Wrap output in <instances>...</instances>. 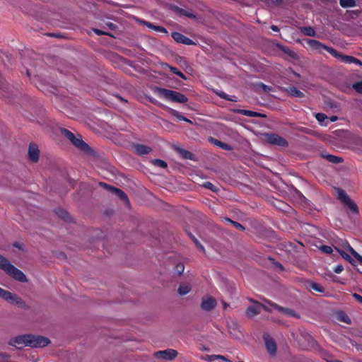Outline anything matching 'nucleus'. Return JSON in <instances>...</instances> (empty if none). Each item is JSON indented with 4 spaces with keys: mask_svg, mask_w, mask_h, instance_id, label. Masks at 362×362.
I'll return each instance as SVG.
<instances>
[{
    "mask_svg": "<svg viewBox=\"0 0 362 362\" xmlns=\"http://www.w3.org/2000/svg\"><path fill=\"white\" fill-rule=\"evenodd\" d=\"M315 118L320 123H322L327 117L323 113H317L315 115Z\"/></svg>",
    "mask_w": 362,
    "mask_h": 362,
    "instance_id": "obj_40",
    "label": "nucleus"
},
{
    "mask_svg": "<svg viewBox=\"0 0 362 362\" xmlns=\"http://www.w3.org/2000/svg\"><path fill=\"white\" fill-rule=\"evenodd\" d=\"M180 153L182 156L183 158L187 159H192V153L186 150H182L180 151Z\"/></svg>",
    "mask_w": 362,
    "mask_h": 362,
    "instance_id": "obj_39",
    "label": "nucleus"
},
{
    "mask_svg": "<svg viewBox=\"0 0 362 362\" xmlns=\"http://www.w3.org/2000/svg\"><path fill=\"white\" fill-rule=\"evenodd\" d=\"M344 248L349 252L362 265V256L360 255L358 252H356L353 247L347 243L346 242L344 244Z\"/></svg>",
    "mask_w": 362,
    "mask_h": 362,
    "instance_id": "obj_20",
    "label": "nucleus"
},
{
    "mask_svg": "<svg viewBox=\"0 0 362 362\" xmlns=\"http://www.w3.org/2000/svg\"><path fill=\"white\" fill-rule=\"evenodd\" d=\"M173 115L175 116L179 120L191 122V121L189 119L186 118L185 116L180 115L177 111L173 110Z\"/></svg>",
    "mask_w": 362,
    "mask_h": 362,
    "instance_id": "obj_35",
    "label": "nucleus"
},
{
    "mask_svg": "<svg viewBox=\"0 0 362 362\" xmlns=\"http://www.w3.org/2000/svg\"><path fill=\"white\" fill-rule=\"evenodd\" d=\"M62 133L64 134V136H66L71 142L73 141V139H75V135L71 132L69 130L66 129H62Z\"/></svg>",
    "mask_w": 362,
    "mask_h": 362,
    "instance_id": "obj_32",
    "label": "nucleus"
},
{
    "mask_svg": "<svg viewBox=\"0 0 362 362\" xmlns=\"http://www.w3.org/2000/svg\"><path fill=\"white\" fill-rule=\"evenodd\" d=\"M93 31H94L95 33H96L98 35H107V34L106 32L100 30L99 29H93Z\"/></svg>",
    "mask_w": 362,
    "mask_h": 362,
    "instance_id": "obj_50",
    "label": "nucleus"
},
{
    "mask_svg": "<svg viewBox=\"0 0 362 362\" xmlns=\"http://www.w3.org/2000/svg\"><path fill=\"white\" fill-rule=\"evenodd\" d=\"M300 31L305 36L308 37H315L316 36V33L315 30L311 26H305L300 27Z\"/></svg>",
    "mask_w": 362,
    "mask_h": 362,
    "instance_id": "obj_21",
    "label": "nucleus"
},
{
    "mask_svg": "<svg viewBox=\"0 0 362 362\" xmlns=\"http://www.w3.org/2000/svg\"><path fill=\"white\" fill-rule=\"evenodd\" d=\"M140 23L144 24V25H145L148 28L152 29V30H155L156 32L162 33H164V34H167L168 33L167 30L164 27L159 26V25H153L151 23H149V22H147V21H140Z\"/></svg>",
    "mask_w": 362,
    "mask_h": 362,
    "instance_id": "obj_18",
    "label": "nucleus"
},
{
    "mask_svg": "<svg viewBox=\"0 0 362 362\" xmlns=\"http://www.w3.org/2000/svg\"><path fill=\"white\" fill-rule=\"evenodd\" d=\"M189 236L190 238H192V240H193V242L196 244V245L198 247V248L202 251V252H204V246L200 244V243L198 241V240L194 236L192 235V234H189Z\"/></svg>",
    "mask_w": 362,
    "mask_h": 362,
    "instance_id": "obj_36",
    "label": "nucleus"
},
{
    "mask_svg": "<svg viewBox=\"0 0 362 362\" xmlns=\"http://www.w3.org/2000/svg\"><path fill=\"white\" fill-rule=\"evenodd\" d=\"M224 220H225L226 222L232 224L237 229H239L240 230H245V227L243 225H241L240 223H239L238 222L232 221L229 218H224Z\"/></svg>",
    "mask_w": 362,
    "mask_h": 362,
    "instance_id": "obj_30",
    "label": "nucleus"
},
{
    "mask_svg": "<svg viewBox=\"0 0 362 362\" xmlns=\"http://www.w3.org/2000/svg\"><path fill=\"white\" fill-rule=\"evenodd\" d=\"M258 86L261 88L264 92H269L272 90L270 86H268L262 83H259Z\"/></svg>",
    "mask_w": 362,
    "mask_h": 362,
    "instance_id": "obj_43",
    "label": "nucleus"
},
{
    "mask_svg": "<svg viewBox=\"0 0 362 362\" xmlns=\"http://www.w3.org/2000/svg\"><path fill=\"white\" fill-rule=\"evenodd\" d=\"M28 341V346L33 348L45 347L50 343L49 339L47 337L33 334H29Z\"/></svg>",
    "mask_w": 362,
    "mask_h": 362,
    "instance_id": "obj_6",
    "label": "nucleus"
},
{
    "mask_svg": "<svg viewBox=\"0 0 362 362\" xmlns=\"http://www.w3.org/2000/svg\"><path fill=\"white\" fill-rule=\"evenodd\" d=\"M271 28H272V30L276 31V32L279 30L278 26L274 25H272Z\"/></svg>",
    "mask_w": 362,
    "mask_h": 362,
    "instance_id": "obj_55",
    "label": "nucleus"
},
{
    "mask_svg": "<svg viewBox=\"0 0 362 362\" xmlns=\"http://www.w3.org/2000/svg\"><path fill=\"white\" fill-rule=\"evenodd\" d=\"M344 248L349 252L362 265V256L360 255L358 252H356L353 247L347 243L346 242L344 244Z\"/></svg>",
    "mask_w": 362,
    "mask_h": 362,
    "instance_id": "obj_19",
    "label": "nucleus"
},
{
    "mask_svg": "<svg viewBox=\"0 0 362 362\" xmlns=\"http://www.w3.org/2000/svg\"><path fill=\"white\" fill-rule=\"evenodd\" d=\"M211 141L216 146L220 147L222 149H224V150H231L232 149V147L229 145V144H227L226 143H223L216 139H211Z\"/></svg>",
    "mask_w": 362,
    "mask_h": 362,
    "instance_id": "obj_24",
    "label": "nucleus"
},
{
    "mask_svg": "<svg viewBox=\"0 0 362 362\" xmlns=\"http://www.w3.org/2000/svg\"><path fill=\"white\" fill-rule=\"evenodd\" d=\"M289 93L291 95L296 97V98H303L304 94L303 92H301L300 90H298L296 87H291L289 88Z\"/></svg>",
    "mask_w": 362,
    "mask_h": 362,
    "instance_id": "obj_28",
    "label": "nucleus"
},
{
    "mask_svg": "<svg viewBox=\"0 0 362 362\" xmlns=\"http://www.w3.org/2000/svg\"><path fill=\"white\" fill-rule=\"evenodd\" d=\"M135 151L137 154L143 156L148 154L151 151V148L146 146L139 144L135 146Z\"/></svg>",
    "mask_w": 362,
    "mask_h": 362,
    "instance_id": "obj_22",
    "label": "nucleus"
},
{
    "mask_svg": "<svg viewBox=\"0 0 362 362\" xmlns=\"http://www.w3.org/2000/svg\"><path fill=\"white\" fill-rule=\"evenodd\" d=\"M56 214L61 218L64 219L67 221H70L69 214L66 210L63 209H58L57 210H56Z\"/></svg>",
    "mask_w": 362,
    "mask_h": 362,
    "instance_id": "obj_25",
    "label": "nucleus"
},
{
    "mask_svg": "<svg viewBox=\"0 0 362 362\" xmlns=\"http://www.w3.org/2000/svg\"><path fill=\"white\" fill-rule=\"evenodd\" d=\"M219 357H218V358H220V359H222L223 361H225L226 362H230V360H228V358H226L225 356H221V355H218Z\"/></svg>",
    "mask_w": 362,
    "mask_h": 362,
    "instance_id": "obj_53",
    "label": "nucleus"
},
{
    "mask_svg": "<svg viewBox=\"0 0 362 362\" xmlns=\"http://www.w3.org/2000/svg\"><path fill=\"white\" fill-rule=\"evenodd\" d=\"M334 57L346 64H355L358 66H362V62L352 56L343 55L338 52V57Z\"/></svg>",
    "mask_w": 362,
    "mask_h": 362,
    "instance_id": "obj_15",
    "label": "nucleus"
},
{
    "mask_svg": "<svg viewBox=\"0 0 362 362\" xmlns=\"http://www.w3.org/2000/svg\"><path fill=\"white\" fill-rule=\"evenodd\" d=\"M218 357H219L218 355H207L204 359L211 362L215 359H218Z\"/></svg>",
    "mask_w": 362,
    "mask_h": 362,
    "instance_id": "obj_46",
    "label": "nucleus"
},
{
    "mask_svg": "<svg viewBox=\"0 0 362 362\" xmlns=\"http://www.w3.org/2000/svg\"><path fill=\"white\" fill-rule=\"evenodd\" d=\"M344 268L341 265H337L334 267V272L337 274H340L343 271Z\"/></svg>",
    "mask_w": 362,
    "mask_h": 362,
    "instance_id": "obj_48",
    "label": "nucleus"
},
{
    "mask_svg": "<svg viewBox=\"0 0 362 362\" xmlns=\"http://www.w3.org/2000/svg\"><path fill=\"white\" fill-rule=\"evenodd\" d=\"M40 151L35 144H30L28 148V158L33 162H37L39 159Z\"/></svg>",
    "mask_w": 362,
    "mask_h": 362,
    "instance_id": "obj_13",
    "label": "nucleus"
},
{
    "mask_svg": "<svg viewBox=\"0 0 362 362\" xmlns=\"http://www.w3.org/2000/svg\"><path fill=\"white\" fill-rule=\"evenodd\" d=\"M173 74H176V73L179 71L177 68L171 66L168 64L165 65Z\"/></svg>",
    "mask_w": 362,
    "mask_h": 362,
    "instance_id": "obj_49",
    "label": "nucleus"
},
{
    "mask_svg": "<svg viewBox=\"0 0 362 362\" xmlns=\"http://www.w3.org/2000/svg\"><path fill=\"white\" fill-rule=\"evenodd\" d=\"M185 266L182 264H178L176 266V271L179 275L182 274L184 272Z\"/></svg>",
    "mask_w": 362,
    "mask_h": 362,
    "instance_id": "obj_44",
    "label": "nucleus"
},
{
    "mask_svg": "<svg viewBox=\"0 0 362 362\" xmlns=\"http://www.w3.org/2000/svg\"><path fill=\"white\" fill-rule=\"evenodd\" d=\"M306 42L313 49L320 52L321 49H323L328 52L329 54H331L334 57H338V52L336 49L322 44L320 41H317L316 40L308 39L307 40Z\"/></svg>",
    "mask_w": 362,
    "mask_h": 362,
    "instance_id": "obj_5",
    "label": "nucleus"
},
{
    "mask_svg": "<svg viewBox=\"0 0 362 362\" xmlns=\"http://www.w3.org/2000/svg\"><path fill=\"white\" fill-rule=\"evenodd\" d=\"M216 305V301L213 298H207L203 299L201 307L204 310L209 311L212 310Z\"/></svg>",
    "mask_w": 362,
    "mask_h": 362,
    "instance_id": "obj_16",
    "label": "nucleus"
},
{
    "mask_svg": "<svg viewBox=\"0 0 362 362\" xmlns=\"http://www.w3.org/2000/svg\"><path fill=\"white\" fill-rule=\"evenodd\" d=\"M318 249L325 254H331L333 251L332 247L328 245H321L318 247Z\"/></svg>",
    "mask_w": 362,
    "mask_h": 362,
    "instance_id": "obj_34",
    "label": "nucleus"
},
{
    "mask_svg": "<svg viewBox=\"0 0 362 362\" xmlns=\"http://www.w3.org/2000/svg\"><path fill=\"white\" fill-rule=\"evenodd\" d=\"M172 37L176 42H177L179 43H182V44L187 45H194V42H193V40H192L189 37L185 36L184 35L180 33H177V32L173 33Z\"/></svg>",
    "mask_w": 362,
    "mask_h": 362,
    "instance_id": "obj_14",
    "label": "nucleus"
},
{
    "mask_svg": "<svg viewBox=\"0 0 362 362\" xmlns=\"http://www.w3.org/2000/svg\"><path fill=\"white\" fill-rule=\"evenodd\" d=\"M29 334L20 335L10 340L9 344L21 349L23 346H28Z\"/></svg>",
    "mask_w": 362,
    "mask_h": 362,
    "instance_id": "obj_8",
    "label": "nucleus"
},
{
    "mask_svg": "<svg viewBox=\"0 0 362 362\" xmlns=\"http://www.w3.org/2000/svg\"><path fill=\"white\" fill-rule=\"evenodd\" d=\"M0 269L20 282H26L28 281L25 275L21 270L16 268L5 257L1 255Z\"/></svg>",
    "mask_w": 362,
    "mask_h": 362,
    "instance_id": "obj_2",
    "label": "nucleus"
},
{
    "mask_svg": "<svg viewBox=\"0 0 362 362\" xmlns=\"http://www.w3.org/2000/svg\"><path fill=\"white\" fill-rule=\"evenodd\" d=\"M177 355V351L174 349H166L164 351H159L155 354L156 358H160L166 360H173Z\"/></svg>",
    "mask_w": 362,
    "mask_h": 362,
    "instance_id": "obj_12",
    "label": "nucleus"
},
{
    "mask_svg": "<svg viewBox=\"0 0 362 362\" xmlns=\"http://www.w3.org/2000/svg\"><path fill=\"white\" fill-rule=\"evenodd\" d=\"M353 88L356 92L362 93V82L354 83Z\"/></svg>",
    "mask_w": 362,
    "mask_h": 362,
    "instance_id": "obj_41",
    "label": "nucleus"
},
{
    "mask_svg": "<svg viewBox=\"0 0 362 362\" xmlns=\"http://www.w3.org/2000/svg\"><path fill=\"white\" fill-rule=\"evenodd\" d=\"M8 356L6 354H0V358H2L3 360L8 359Z\"/></svg>",
    "mask_w": 362,
    "mask_h": 362,
    "instance_id": "obj_56",
    "label": "nucleus"
},
{
    "mask_svg": "<svg viewBox=\"0 0 362 362\" xmlns=\"http://www.w3.org/2000/svg\"><path fill=\"white\" fill-rule=\"evenodd\" d=\"M151 162L154 165L159 168H165L167 167V163L160 159H153Z\"/></svg>",
    "mask_w": 362,
    "mask_h": 362,
    "instance_id": "obj_31",
    "label": "nucleus"
},
{
    "mask_svg": "<svg viewBox=\"0 0 362 362\" xmlns=\"http://www.w3.org/2000/svg\"><path fill=\"white\" fill-rule=\"evenodd\" d=\"M0 297L3 299L10 301L12 303L18 305L20 308H25V303L16 294L7 291L0 287Z\"/></svg>",
    "mask_w": 362,
    "mask_h": 362,
    "instance_id": "obj_7",
    "label": "nucleus"
},
{
    "mask_svg": "<svg viewBox=\"0 0 362 362\" xmlns=\"http://www.w3.org/2000/svg\"><path fill=\"white\" fill-rule=\"evenodd\" d=\"M277 266H278L279 268L282 269V266H281V264L278 263V264H277Z\"/></svg>",
    "mask_w": 362,
    "mask_h": 362,
    "instance_id": "obj_58",
    "label": "nucleus"
},
{
    "mask_svg": "<svg viewBox=\"0 0 362 362\" xmlns=\"http://www.w3.org/2000/svg\"><path fill=\"white\" fill-rule=\"evenodd\" d=\"M267 140L272 144H275L279 146H288V142L285 139L275 134H268Z\"/></svg>",
    "mask_w": 362,
    "mask_h": 362,
    "instance_id": "obj_11",
    "label": "nucleus"
},
{
    "mask_svg": "<svg viewBox=\"0 0 362 362\" xmlns=\"http://www.w3.org/2000/svg\"><path fill=\"white\" fill-rule=\"evenodd\" d=\"M336 192L337 198L344 205H346L350 209V211L356 214L358 213V207L356 204L350 199V197L344 190L340 188H337Z\"/></svg>",
    "mask_w": 362,
    "mask_h": 362,
    "instance_id": "obj_4",
    "label": "nucleus"
},
{
    "mask_svg": "<svg viewBox=\"0 0 362 362\" xmlns=\"http://www.w3.org/2000/svg\"><path fill=\"white\" fill-rule=\"evenodd\" d=\"M329 362H341V361H339V360H337V359H333V360H332V361H329Z\"/></svg>",
    "mask_w": 362,
    "mask_h": 362,
    "instance_id": "obj_57",
    "label": "nucleus"
},
{
    "mask_svg": "<svg viewBox=\"0 0 362 362\" xmlns=\"http://www.w3.org/2000/svg\"><path fill=\"white\" fill-rule=\"evenodd\" d=\"M308 287L320 293H323L325 291V288L320 284L315 282H309Z\"/></svg>",
    "mask_w": 362,
    "mask_h": 362,
    "instance_id": "obj_29",
    "label": "nucleus"
},
{
    "mask_svg": "<svg viewBox=\"0 0 362 362\" xmlns=\"http://www.w3.org/2000/svg\"><path fill=\"white\" fill-rule=\"evenodd\" d=\"M71 143L75 146H76L77 148H78L79 149L81 150H83L84 151H88L90 148L88 146V145L87 144H86L81 138V136L80 135H78L77 136H75V139H73V141H71Z\"/></svg>",
    "mask_w": 362,
    "mask_h": 362,
    "instance_id": "obj_17",
    "label": "nucleus"
},
{
    "mask_svg": "<svg viewBox=\"0 0 362 362\" xmlns=\"http://www.w3.org/2000/svg\"><path fill=\"white\" fill-rule=\"evenodd\" d=\"M326 158L333 163H339L342 161V159L340 157H337L333 155H327Z\"/></svg>",
    "mask_w": 362,
    "mask_h": 362,
    "instance_id": "obj_33",
    "label": "nucleus"
},
{
    "mask_svg": "<svg viewBox=\"0 0 362 362\" xmlns=\"http://www.w3.org/2000/svg\"><path fill=\"white\" fill-rule=\"evenodd\" d=\"M243 114L245 116H248V117H255V116H257L258 114L255 112H253V111H250V110H244L242 111Z\"/></svg>",
    "mask_w": 362,
    "mask_h": 362,
    "instance_id": "obj_42",
    "label": "nucleus"
},
{
    "mask_svg": "<svg viewBox=\"0 0 362 362\" xmlns=\"http://www.w3.org/2000/svg\"><path fill=\"white\" fill-rule=\"evenodd\" d=\"M341 317L340 318V320L342 321V322H344L347 324H350L351 323V320L349 319V316H347L346 315L344 314V313H341Z\"/></svg>",
    "mask_w": 362,
    "mask_h": 362,
    "instance_id": "obj_45",
    "label": "nucleus"
},
{
    "mask_svg": "<svg viewBox=\"0 0 362 362\" xmlns=\"http://www.w3.org/2000/svg\"><path fill=\"white\" fill-rule=\"evenodd\" d=\"M157 92L164 98L173 102L179 103H185L187 102V98L184 94H182L175 90L158 88Z\"/></svg>",
    "mask_w": 362,
    "mask_h": 362,
    "instance_id": "obj_3",
    "label": "nucleus"
},
{
    "mask_svg": "<svg viewBox=\"0 0 362 362\" xmlns=\"http://www.w3.org/2000/svg\"><path fill=\"white\" fill-rule=\"evenodd\" d=\"M261 308L267 311L272 312L273 310H278L280 312L286 313L288 315H294L295 313L293 310L284 308L269 300H265L264 303L261 304L255 302L253 305L249 306L246 310V315L248 317H254L260 313Z\"/></svg>",
    "mask_w": 362,
    "mask_h": 362,
    "instance_id": "obj_1",
    "label": "nucleus"
},
{
    "mask_svg": "<svg viewBox=\"0 0 362 362\" xmlns=\"http://www.w3.org/2000/svg\"><path fill=\"white\" fill-rule=\"evenodd\" d=\"M203 186L207 189H211L212 192H216L217 187L214 186L211 182H206L203 184Z\"/></svg>",
    "mask_w": 362,
    "mask_h": 362,
    "instance_id": "obj_38",
    "label": "nucleus"
},
{
    "mask_svg": "<svg viewBox=\"0 0 362 362\" xmlns=\"http://www.w3.org/2000/svg\"><path fill=\"white\" fill-rule=\"evenodd\" d=\"M107 25L112 30H114L116 28V25L115 24H113L112 23H108Z\"/></svg>",
    "mask_w": 362,
    "mask_h": 362,
    "instance_id": "obj_54",
    "label": "nucleus"
},
{
    "mask_svg": "<svg viewBox=\"0 0 362 362\" xmlns=\"http://www.w3.org/2000/svg\"><path fill=\"white\" fill-rule=\"evenodd\" d=\"M216 95H218L221 98L225 99V100H228V101H232V102H236L237 101L235 96H234V95L233 96H229L228 95H227L223 91H217L216 92Z\"/></svg>",
    "mask_w": 362,
    "mask_h": 362,
    "instance_id": "obj_27",
    "label": "nucleus"
},
{
    "mask_svg": "<svg viewBox=\"0 0 362 362\" xmlns=\"http://www.w3.org/2000/svg\"><path fill=\"white\" fill-rule=\"evenodd\" d=\"M335 249L338 251V252L341 255V257H342L344 259H346V260L349 261V262H351L352 259H351V257L349 255H347V254H346V252H344V251H341V250H340L337 249V247H335Z\"/></svg>",
    "mask_w": 362,
    "mask_h": 362,
    "instance_id": "obj_37",
    "label": "nucleus"
},
{
    "mask_svg": "<svg viewBox=\"0 0 362 362\" xmlns=\"http://www.w3.org/2000/svg\"><path fill=\"white\" fill-rule=\"evenodd\" d=\"M176 75L180 76V78H182V79H185L186 80L187 78L186 76H185V74L183 73H182L181 71H178L177 73H176Z\"/></svg>",
    "mask_w": 362,
    "mask_h": 362,
    "instance_id": "obj_51",
    "label": "nucleus"
},
{
    "mask_svg": "<svg viewBox=\"0 0 362 362\" xmlns=\"http://www.w3.org/2000/svg\"><path fill=\"white\" fill-rule=\"evenodd\" d=\"M190 290L191 287L189 284L182 283L179 286L178 293L180 295L184 296L187 294L190 291Z\"/></svg>",
    "mask_w": 362,
    "mask_h": 362,
    "instance_id": "obj_23",
    "label": "nucleus"
},
{
    "mask_svg": "<svg viewBox=\"0 0 362 362\" xmlns=\"http://www.w3.org/2000/svg\"><path fill=\"white\" fill-rule=\"evenodd\" d=\"M353 297L357 300L358 303H362V296L357 294V293H353Z\"/></svg>",
    "mask_w": 362,
    "mask_h": 362,
    "instance_id": "obj_47",
    "label": "nucleus"
},
{
    "mask_svg": "<svg viewBox=\"0 0 362 362\" xmlns=\"http://www.w3.org/2000/svg\"><path fill=\"white\" fill-rule=\"evenodd\" d=\"M100 185L105 188V189L109 190L112 194H115L117 197H119L122 200L124 201L127 204L129 203V199L127 194L121 189L110 186L105 182H100Z\"/></svg>",
    "mask_w": 362,
    "mask_h": 362,
    "instance_id": "obj_10",
    "label": "nucleus"
},
{
    "mask_svg": "<svg viewBox=\"0 0 362 362\" xmlns=\"http://www.w3.org/2000/svg\"><path fill=\"white\" fill-rule=\"evenodd\" d=\"M263 339L269 354L272 356L275 355L276 353V344L274 339L267 333L264 334Z\"/></svg>",
    "mask_w": 362,
    "mask_h": 362,
    "instance_id": "obj_9",
    "label": "nucleus"
},
{
    "mask_svg": "<svg viewBox=\"0 0 362 362\" xmlns=\"http://www.w3.org/2000/svg\"><path fill=\"white\" fill-rule=\"evenodd\" d=\"M329 119L331 122H336L338 119V117L337 116L333 115V116L329 117Z\"/></svg>",
    "mask_w": 362,
    "mask_h": 362,
    "instance_id": "obj_52",
    "label": "nucleus"
},
{
    "mask_svg": "<svg viewBox=\"0 0 362 362\" xmlns=\"http://www.w3.org/2000/svg\"><path fill=\"white\" fill-rule=\"evenodd\" d=\"M339 4L342 8H352L356 6L355 0H339Z\"/></svg>",
    "mask_w": 362,
    "mask_h": 362,
    "instance_id": "obj_26",
    "label": "nucleus"
}]
</instances>
